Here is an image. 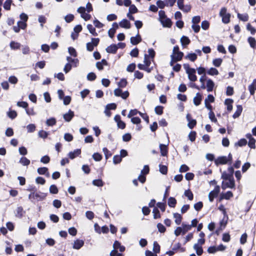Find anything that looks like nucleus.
I'll list each match as a JSON object with an SVG mask.
<instances>
[{
  "label": "nucleus",
  "instance_id": "54",
  "mask_svg": "<svg viewBox=\"0 0 256 256\" xmlns=\"http://www.w3.org/2000/svg\"><path fill=\"white\" fill-rule=\"evenodd\" d=\"M156 227L158 228V232L161 234L164 233L166 230V227L161 222L158 223Z\"/></svg>",
  "mask_w": 256,
  "mask_h": 256
},
{
  "label": "nucleus",
  "instance_id": "37",
  "mask_svg": "<svg viewBox=\"0 0 256 256\" xmlns=\"http://www.w3.org/2000/svg\"><path fill=\"white\" fill-rule=\"evenodd\" d=\"M156 4L158 8L163 9L166 6H168L167 0H158Z\"/></svg>",
  "mask_w": 256,
  "mask_h": 256
},
{
  "label": "nucleus",
  "instance_id": "31",
  "mask_svg": "<svg viewBox=\"0 0 256 256\" xmlns=\"http://www.w3.org/2000/svg\"><path fill=\"white\" fill-rule=\"evenodd\" d=\"M220 186L219 185H216L213 190H211L209 193L212 194L213 197L217 198L220 193Z\"/></svg>",
  "mask_w": 256,
  "mask_h": 256
},
{
  "label": "nucleus",
  "instance_id": "40",
  "mask_svg": "<svg viewBox=\"0 0 256 256\" xmlns=\"http://www.w3.org/2000/svg\"><path fill=\"white\" fill-rule=\"evenodd\" d=\"M184 195L189 200H192L194 199V194L190 188L185 190Z\"/></svg>",
  "mask_w": 256,
  "mask_h": 256
},
{
  "label": "nucleus",
  "instance_id": "62",
  "mask_svg": "<svg viewBox=\"0 0 256 256\" xmlns=\"http://www.w3.org/2000/svg\"><path fill=\"white\" fill-rule=\"evenodd\" d=\"M210 23L207 20L202 21L201 23V28L204 30H208L210 28Z\"/></svg>",
  "mask_w": 256,
  "mask_h": 256
},
{
  "label": "nucleus",
  "instance_id": "56",
  "mask_svg": "<svg viewBox=\"0 0 256 256\" xmlns=\"http://www.w3.org/2000/svg\"><path fill=\"white\" fill-rule=\"evenodd\" d=\"M203 206L204 204L202 202L199 201L194 204V208L196 211L200 212L203 208Z\"/></svg>",
  "mask_w": 256,
  "mask_h": 256
},
{
  "label": "nucleus",
  "instance_id": "3",
  "mask_svg": "<svg viewBox=\"0 0 256 256\" xmlns=\"http://www.w3.org/2000/svg\"><path fill=\"white\" fill-rule=\"evenodd\" d=\"M100 42V38H92L91 42L86 44V49L87 51L92 52L95 47H96Z\"/></svg>",
  "mask_w": 256,
  "mask_h": 256
},
{
  "label": "nucleus",
  "instance_id": "30",
  "mask_svg": "<svg viewBox=\"0 0 256 256\" xmlns=\"http://www.w3.org/2000/svg\"><path fill=\"white\" fill-rule=\"evenodd\" d=\"M237 17L238 20L243 22H246L248 20L249 16L247 13L244 14H240L239 12H237Z\"/></svg>",
  "mask_w": 256,
  "mask_h": 256
},
{
  "label": "nucleus",
  "instance_id": "41",
  "mask_svg": "<svg viewBox=\"0 0 256 256\" xmlns=\"http://www.w3.org/2000/svg\"><path fill=\"white\" fill-rule=\"evenodd\" d=\"M103 156L102 154L98 152H94L92 155V158L96 162H100L102 159Z\"/></svg>",
  "mask_w": 256,
  "mask_h": 256
},
{
  "label": "nucleus",
  "instance_id": "21",
  "mask_svg": "<svg viewBox=\"0 0 256 256\" xmlns=\"http://www.w3.org/2000/svg\"><path fill=\"white\" fill-rule=\"evenodd\" d=\"M26 214V211L24 210L22 206H18L16 210L15 216L19 218H22Z\"/></svg>",
  "mask_w": 256,
  "mask_h": 256
},
{
  "label": "nucleus",
  "instance_id": "20",
  "mask_svg": "<svg viewBox=\"0 0 256 256\" xmlns=\"http://www.w3.org/2000/svg\"><path fill=\"white\" fill-rule=\"evenodd\" d=\"M48 193L42 192L40 191L36 192L35 197L38 201H42L44 200L48 196Z\"/></svg>",
  "mask_w": 256,
  "mask_h": 256
},
{
  "label": "nucleus",
  "instance_id": "11",
  "mask_svg": "<svg viewBox=\"0 0 256 256\" xmlns=\"http://www.w3.org/2000/svg\"><path fill=\"white\" fill-rule=\"evenodd\" d=\"M84 244V241L82 240L77 238L74 241L72 248L78 250L80 249Z\"/></svg>",
  "mask_w": 256,
  "mask_h": 256
},
{
  "label": "nucleus",
  "instance_id": "14",
  "mask_svg": "<svg viewBox=\"0 0 256 256\" xmlns=\"http://www.w3.org/2000/svg\"><path fill=\"white\" fill-rule=\"evenodd\" d=\"M181 45L183 48H186L190 43L191 41L190 38L186 36L183 35L180 40Z\"/></svg>",
  "mask_w": 256,
  "mask_h": 256
},
{
  "label": "nucleus",
  "instance_id": "15",
  "mask_svg": "<svg viewBox=\"0 0 256 256\" xmlns=\"http://www.w3.org/2000/svg\"><path fill=\"white\" fill-rule=\"evenodd\" d=\"M234 102V100L230 98H227L225 100L224 104L226 106V110L228 112H230L232 110Z\"/></svg>",
  "mask_w": 256,
  "mask_h": 256
},
{
  "label": "nucleus",
  "instance_id": "1",
  "mask_svg": "<svg viewBox=\"0 0 256 256\" xmlns=\"http://www.w3.org/2000/svg\"><path fill=\"white\" fill-rule=\"evenodd\" d=\"M218 209L223 214V218L219 222V226L216 230V233L222 231L226 226L228 221V216L226 209L223 204H220Z\"/></svg>",
  "mask_w": 256,
  "mask_h": 256
},
{
  "label": "nucleus",
  "instance_id": "61",
  "mask_svg": "<svg viewBox=\"0 0 256 256\" xmlns=\"http://www.w3.org/2000/svg\"><path fill=\"white\" fill-rule=\"evenodd\" d=\"M139 54V49L136 47L130 52V54L132 58H137Z\"/></svg>",
  "mask_w": 256,
  "mask_h": 256
},
{
  "label": "nucleus",
  "instance_id": "43",
  "mask_svg": "<svg viewBox=\"0 0 256 256\" xmlns=\"http://www.w3.org/2000/svg\"><path fill=\"white\" fill-rule=\"evenodd\" d=\"M164 106H162L158 105L155 107L154 112L157 115L161 116L164 113Z\"/></svg>",
  "mask_w": 256,
  "mask_h": 256
},
{
  "label": "nucleus",
  "instance_id": "52",
  "mask_svg": "<svg viewBox=\"0 0 256 256\" xmlns=\"http://www.w3.org/2000/svg\"><path fill=\"white\" fill-rule=\"evenodd\" d=\"M246 30L249 31L252 35H254L256 33V28L254 27L250 23H248L246 26Z\"/></svg>",
  "mask_w": 256,
  "mask_h": 256
},
{
  "label": "nucleus",
  "instance_id": "60",
  "mask_svg": "<svg viewBox=\"0 0 256 256\" xmlns=\"http://www.w3.org/2000/svg\"><path fill=\"white\" fill-rule=\"evenodd\" d=\"M232 178H234V176L229 175V174L226 172V171H224L222 173L221 178L223 180H230Z\"/></svg>",
  "mask_w": 256,
  "mask_h": 256
},
{
  "label": "nucleus",
  "instance_id": "6",
  "mask_svg": "<svg viewBox=\"0 0 256 256\" xmlns=\"http://www.w3.org/2000/svg\"><path fill=\"white\" fill-rule=\"evenodd\" d=\"M186 119L188 122L187 126L189 128L192 129L196 126L197 124L196 120V119L192 118L190 114L188 113L186 115Z\"/></svg>",
  "mask_w": 256,
  "mask_h": 256
},
{
  "label": "nucleus",
  "instance_id": "26",
  "mask_svg": "<svg viewBox=\"0 0 256 256\" xmlns=\"http://www.w3.org/2000/svg\"><path fill=\"white\" fill-rule=\"evenodd\" d=\"M177 200L174 197L170 196L168 200V205L169 207L174 208L176 205Z\"/></svg>",
  "mask_w": 256,
  "mask_h": 256
},
{
  "label": "nucleus",
  "instance_id": "5",
  "mask_svg": "<svg viewBox=\"0 0 256 256\" xmlns=\"http://www.w3.org/2000/svg\"><path fill=\"white\" fill-rule=\"evenodd\" d=\"M77 12L80 14V16L85 21H88L92 18L91 15L88 14L89 12H85V8L84 6H80L77 9Z\"/></svg>",
  "mask_w": 256,
  "mask_h": 256
},
{
  "label": "nucleus",
  "instance_id": "29",
  "mask_svg": "<svg viewBox=\"0 0 256 256\" xmlns=\"http://www.w3.org/2000/svg\"><path fill=\"white\" fill-rule=\"evenodd\" d=\"M174 218H175L174 222L176 224L180 225L182 220V216L181 214L178 212H174L173 214Z\"/></svg>",
  "mask_w": 256,
  "mask_h": 256
},
{
  "label": "nucleus",
  "instance_id": "49",
  "mask_svg": "<svg viewBox=\"0 0 256 256\" xmlns=\"http://www.w3.org/2000/svg\"><path fill=\"white\" fill-rule=\"evenodd\" d=\"M153 252L157 254H159L160 251V246L156 241H154L153 243Z\"/></svg>",
  "mask_w": 256,
  "mask_h": 256
},
{
  "label": "nucleus",
  "instance_id": "36",
  "mask_svg": "<svg viewBox=\"0 0 256 256\" xmlns=\"http://www.w3.org/2000/svg\"><path fill=\"white\" fill-rule=\"evenodd\" d=\"M86 28L89 32L93 36H98V34L96 32L95 28L94 27L92 24H88Z\"/></svg>",
  "mask_w": 256,
  "mask_h": 256
},
{
  "label": "nucleus",
  "instance_id": "23",
  "mask_svg": "<svg viewBox=\"0 0 256 256\" xmlns=\"http://www.w3.org/2000/svg\"><path fill=\"white\" fill-rule=\"evenodd\" d=\"M114 248L118 249L120 252H124L126 250V247L121 244V242L116 240L113 244Z\"/></svg>",
  "mask_w": 256,
  "mask_h": 256
},
{
  "label": "nucleus",
  "instance_id": "24",
  "mask_svg": "<svg viewBox=\"0 0 256 256\" xmlns=\"http://www.w3.org/2000/svg\"><path fill=\"white\" fill-rule=\"evenodd\" d=\"M180 248V243L178 242L174 246L171 250L166 252L165 254H168L169 256H172L176 251L178 250Z\"/></svg>",
  "mask_w": 256,
  "mask_h": 256
},
{
  "label": "nucleus",
  "instance_id": "16",
  "mask_svg": "<svg viewBox=\"0 0 256 256\" xmlns=\"http://www.w3.org/2000/svg\"><path fill=\"white\" fill-rule=\"evenodd\" d=\"M160 24L163 28H170L172 24V22L169 18H166L164 20H160Z\"/></svg>",
  "mask_w": 256,
  "mask_h": 256
},
{
  "label": "nucleus",
  "instance_id": "10",
  "mask_svg": "<svg viewBox=\"0 0 256 256\" xmlns=\"http://www.w3.org/2000/svg\"><path fill=\"white\" fill-rule=\"evenodd\" d=\"M226 156H218L214 160L215 165L219 166L220 165L228 164V162H226Z\"/></svg>",
  "mask_w": 256,
  "mask_h": 256
},
{
  "label": "nucleus",
  "instance_id": "18",
  "mask_svg": "<svg viewBox=\"0 0 256 256\" xmlns=\"http://www.w3.org/2000/svg\"><path fill=\"white\" fill-rule=\"evenodd\" d=\"M188 75V79L190 82H196L197 80L198 77L196 75V68H192L191 71L187 74Z\"/></svg>",
  "mask_w": 256,
  "mask_h": 256
},
{
  "label": "nucleus",
  "instance_id": "17",
  "mask_svg": "<svg viewBox=\"0 0 256 256\" xmlns=\"http://www.w3.org/2000/svg\"><path fill=\"white\" fill-rule=\"evenodd\" d=\"M115 44H112L106 48V51L108 54H116L118 51V46Z\"/></svg>",
  "mask_w": 256,
  "mask_h": 256
},
{
  "label": "nucleus",
  "instance_id": "39",
  "mask_svg": "<svg viewBox=\"0 0 256 256\" xmlns=\"http://www.w3.org/2000/svg\"><path fill=\"white\" fill-rule=\"evenodd\" d=\"M50 134V132L42 130L38 132V136L40 138L46 139L48 138V136Z\"/></svg>",
  "mask_w": 256,
  "mask_h": 256
},
{
  "label": "nucleus",
  "instance_id": "28",
  "mask_svg": "<svg viewBox=\"0 0 256 256\" xmlns=\"http://www.w3.org/2000/svg\"><path fill=\"white\" fill-rule=\"evenodd\" d=\"M186 233V232L182 226L176 227L174 231V234L176 236H178L180 234L184 235Z\"/></svg>",
  "mask_w": 256,
  "mask_h": 256
},
{
  "label": "nucleus",
  "instance_id": "9",
  "mask_svg": "<svg viewBox=\"0 0 256 256\" xmlns=\"http://www.w3.org/2000/svg\"><path fill=\"white\" fill-rule=\"evenodd\" d=\"M118 24V26L125 29H130L132 26L130 21L126 18H123Z\"/></svg>",
  "mask_w": 256,
  "mask_h": 256
},
{
  "label": "nucleus",
  "instance_id": "13",
  "mask_svg": "<svg viewBox=\"0 0 256 256\" xmlns=\"http://www.w3.org/2000/svg\"><path fill=\"white\" fill-rule=\"evenodd\" d=\"M81 152L82 151L80 148H76L74 151L70 152L68 154V156L70 159L74 160L78 156L81 154Z\"/></svg>",
  "mask_w": 256,
  "mask_h": 256
},
{
  "label": "nucleus",
  "instance_id": "33",
  "mask_svg": "<svg viewBox=\"0 0 256 256\" xmlns=\"http://www.w3.org/2000/svg\"><path fill=\"white\" fill-rule=\"evenodd\" d=\"M193 248L196 250V254L198 256H201L204 250L202 246L198 245V244H194Z\"/></svg>",
  "mask_w": 256,
  "mask_h": 256
},
{
  "label": "nucleus",
  "instance_id": "59",
  "mask_svg": "<svg viewBox=\"0 0 256 256\" xmlns=\"http://www.w3.org/2000/svg\"><path fill=\"white\" fill-rule=\"evenodd\" d=\"M196 137V132L194 130L190 131V134H188V140L190 142H194L195 141Z\"/></svg>",
  "mask_w": 256,
  "mask_h": 256
},
{
  "label": "nucleus",
  "instance_id": "22",
  "mask_svg": "<svg viewBox=\"0 0 256 256\" xmlns=\"http://www.w3.org/2000/svg\"><path fill=\"white\" fill-rule=\"evenodd\" d=\"M243 108L242 105L241 104H238L236 105V110L234 113L232 115V118L234 119H236V118H238L240 117V116L241 115V114L242 112Z\"/></svg>",
  "mask_w": 256,
  "mask_h": 256
},
{
  "label": "nucleus",
  "instance_id": "53",
  "mask_svg": "<svg viewBox=\"0 0 256 256\" xmlns=\"http://www.w3.org/2000/svg\"><path fill=\"white\" fill-rule=\"evenodd\" d=\"M222 62V58H216L212 60V64L216 68L220 67Z\"/></svg>",
  "mask_w": 256,
  "mask_h": 256
},
{
  "label": "nucleus",
  "instance_id": "51",
  "mask_svg": "<svg viewBox=\"0 0 256 256\" xmlns=\"http://www.w3.org/2000/svg\"><path fill=\"white\" fill-rule=\"evenodd\" d=\"M248 42L249 44L250 48H254V46H256V40L254 37L249 36L248 38Z\"/></svg>",
  "mask_w": 256,
  "mask_h": 256
},
{
  "label": "nucleus",
  "instance_id": "8",
  "mask_svg": "<svg viewBox=\"0 0 256 256\" xmlns=\"http://www.w3.org/2000/svg\"><path fill=\"white\" fill-rule=\"evenodd\" d=\"M118 28V24L116 22H114L112 24V28L108 30V36L110 38L114 37L116 30Z\"/></svg>",
  "mask_w": 256,
  "mask_h": 256
},
{
  "label": "nucleus",
  "instance_id": "58",
  "mask_svg": "<svg viewBox=\"0 0 256 256\" xmlns=\"http://www.w3.org/2000/svg\"><path fill=\"white\" fill-rule=\"evenodd\" d=\"M96 75L94 72H90L87 74L86 78L88 81L93 82L96 78Z\"/></svg>",
  "mask_w": 256,
  "mask_h": 256
},
{
  "label": "nucleus",
  "instance_id": "12",
  "mask_svg": "<svg viewBox=\"0 0 256 256\" xmlns=\"http://www.w3.org/2000/svg\"><path fill=\"white\" fill-rule=\"evenodd\" d=\"M74 116V112L70 109L67 112L63 114V118L66 122H70Z\"/></svg>",
  "mask_w": 256,
  "mask_h": 256
},
{
  "label": "nucleus",
  "instance_id": "7",
  "mask_svg": "<svg viewBox=\"0 0 256 256\" xmlns=\"http://www.w3.org/2000/svg\"><path fill=\"white\" fill-rule=\"evenodd\" d=\"M169 144V140L167 144H160L159 148L160 150V155L162 156H167L168 154V145Z\"/></svg>",
  "mask_w": 256,
  "mask_h": 256
},
{
  "label": "nucleus",
  "instance_id": "32",
  "mask_svg": "<svg viewBox=\"0 0 256 256\" xmlns=\"http://www.w3.org/2000/svg\"><path fill=\"white\" fill-rule=\"evenodd\" d=\"M104 182L102 180V178L94 180L92 182V184L98 188L102 187L104 184Z\"/></svg>",
  "mask_w": 256,
  "mask_h": 256
},
{
  "label": "nucleus",
  "instance_id": "42",
  "mask_svg": "<svg viewBox=\"0 0 256 256\" xmlns=\"http://www.w3.org/2000/svg\"><path fill=\"white\" fill-rule=\"evenodd\" d=\"M158 166L159 171L162 174L166 175L168 174V168L166 166L160 164Z\"/></svg>",
  "mask_w": 256,
  "mask_h": 256
},
{
  "label": "nucleus",
  "instance_id": "47",
  "mask_svg": "<svg viewBox=\"0 0 256 256\" xmlns=\"http://www.w3.org/2000/svg\"><path fill=\"white\" fill-rule=\"evenodd\" d=\"M231 238L229 232H225L222 234V240L225 242H228L230 240Z\"/></svg>",
  "mask_w": 256,
  "mask_h": 256
},
{
  "label": "nucleus",
  "instance_id": "44",
  "mask_svg": "<svg viewBox=\"0 0 256 256\" xmlns=\"http://www.w3.org/2000/svg\"><path fill=\"white\" fill-rule=\"evenodd\" d=\"M128 82L127 81L126 78H122L120 79V81L118 82V87L122 88L127 86Z\"/></svg>",
  "mask_w": 256,
  "mask_h": 256
},
{
  "label": "nucleus",
  "instance_id": "19",
  "mask_svg": "<svg viewBox=\"0 0 256 256\" xmlns=\"http://www.w3.org/2000/svg\"><path fill=\"white\" fill-rule=\"evenodd\" d=\"M202 99V95L200 92H198L196 94V96L193 99L194 104L196 106H198L201 104Z\"/></svg>",
  "mask_w": 256,
  "mask_h": 256
},
{
  "label": "nucleus",
  "instance_id": "2",
  "mask_svg": "<svg viewBox=\"0 0 256 256\" xmlns=\"http://www.w3.org/2000/svg\"><path fill=\"white\" fill-rule=\"evenodd\" d=\"M205 80L206 82V85L204 84V82L201 84V86H199L200 90V89L204 90L206 88L207 92H212L215 86V83L214 80L208 76L205 77Z\"/></svg>",
  "mask_w": 256,
  "mask_h": 256
},
{
  "label": "nucleus",
  "instance_id": "46",
  "mask_svg": "<svg viewBox=\"0 0 256 256\" xmlns=\"http://www.w3.org/2000/svg\"><path fill=\"white\" fill-rule=\"evenodd\" d=\"M19 162L24 166H28L30 164V161L28 158L24 156L20 158Z\"/></svg>",
  "mask_w": 256,
  "mask_h": 256
},
{
  "label": "nucleus",
  "instance_id": "48",
  "mask_svg": "<svg viewBox=\"0 0 256 256\" xmlns=\"http://www.w3.org/2000/svg\"><path fill=\"white\" fill-rule=\"evenodd\" d=\"M196 70H197L198 74L199 75L202 76H206V70L207 68L206 67L202 66L196 68Z\"/></svg>",
  "mask_w": 256,
  "mask_h": 256
},
{
  "label": "nucleus",
  "instance_id": "45",
  "mask_svg": "<svg viewBox=\"0 0 256 256\" xmlns=\"http://www.w3.org/2000/svg\"><path fill=\"white\" fill-rule=\"evenodd\" d=\"M49 191L50 194H56L58 192V188L56 184H52L50 186Z\"/></svg>",
  "mask_w": 256,
  "mask_h": 256
},
{
  "label": "nucleus",
  "instance_id": "4",
  "mask_svg": "<svg viewBox=\"0 0 256 256\" xmlns=\"http://www.w3.org/2000/svg\"><path fill=\"white\" fill-rule=\"evenodd\" d=\"M226 7H222L221 8L219 12V16L222 18V21L224 24H228L230 22L231 14L229 12H226L222 14V11H226Z\"/></svg>",
  "mask_w": 256,
  "mask_h": 256
},
{
  "label": "nucleus",
  "instance_id": "63",
  "mask_svg": "<svg viewBox=\"0 0 256 256\" xmlns=\"http://www.w3.org/2000/svg\"><path fill=\"white\" fill-rule=\"evenodd\" d=\"M153 216L154 219L160 218L161 217L160 210L156 208H154L152 210Z\"/></svg>",
  "mask_w": 256,
  "mask_h": 256
},
{
  "label": "nucleus",
  "instance_id": "57",
  "mask_svg": "<svg viewBox=\"0 0 256 256\" xmlns=\"http://www.w3.org/2000/svg\"><path fill=\"white\" fill-rule=\"evenodd\" d=\"M102 152L104 154L106 160H108L112 156V153L106 147H104L102 148Z\"/></svg>",
  "mask_w": 256,
  "mask_h": 256
},
{
  "label": "nucleus",
  "instance_id": "27",
  "mask_svg": "<svg viewBox=\"0 0 256 256\" xmlns=\"http://www.w3.org/2000/svg\"><path fill=\"white\" fill-rule=\"evenodd\" d=\"M21 46L22 44L20 42L14 40H12L10 44V48L14 50H20Z\"/></svg>",
  "mask_w": 256,
  "mask_h": 256
},
{
  "label": "nucleus",
  "instance_id": "34",
  "mask_svg": "<svg viewBox=\"0 0 256 256\" xmlns=\"http://www.w3.org/2000/svg\"><path fill=\"white\" fill-rule=\"evenodd\" d=\"M206 74L210 76H214L218 75L219 72L216 68L211 67L208 70H207Z\"/></svg>",
  "mask_w": 256,
  "mask_h": 256
},
{
  "label": "nucleus",
  "instance_id": "38",
  "mask_svg": "<svg viewBox=\"0 0 256 256\" xmlns=\"http://www.w3.org/2000/svg\"><path fill=\"white\" fill-rule=\"evenodd\" d=\"M56 124V120L54 117H50L47 119L46 124L48 126H52Z\"/></svg>",
  "mask_w": 256,
  "mask_h": 256
},
{
  "label": "nucleus",
  "instance_id": "50",
  "mask_svg": "<svg viewBox=\"0 0 256 256\" xmlns=\"http://www.w3.org/2000/svg\"><path fill=\"white\" fill-rule=\"evenodd\" d=\"M68 52L70 56L74 58H76L78 56V52L76 48L72 46H70L68 48Z\"/></svg>",
  "mask_w": 256,
  "mask_h": 256
},
{
  "label": "nucleus",
  "instance_id": "55",
  "mask_svg": "<svg viewBox=\"0 0 256 256\" xmlns=\"http://www.w3.org/2000/svg\"><path fill=\"white\" fill-rule=\"evenodd\" d=\"M12 4V0H6L3 4L4 8L6 10H10L11 5Z\"/></svg>",
  "mask_w": 256,
  "mask_h": 256
},
{
  "label": "nucleus",
  "instance_id": "35",
  "mask_svg": "<svg viewBox=\"0 0 256 256\" xmlns=\"http://www.w3.org/2000/svg\"><path fill=\"white\" fill-rule=\"evenodd\" d=\"M248 144V141L245 138H242L234 144L235 146L242 147L246 146Z\"/></svg>",
  "mask_w": 256,
  "mask_h": 256
},
{
  "label": "nucleus",
  "instance_id": "64",
  "mask_svg": "<svg viewBox=\"0 0 256 256\" xmlns=\"http://www.w3.org/2000/svg\"><path fill=\"white\" fill-rule=\"evenodd\" d=\"M234 94V88L232 86H228L226 88V94L227 96H232Z\"/></svg>",
  "mask_w": 256,
  "mask_h": 256
},
{
  "label": "nucleus",
  "instance_id": "25",
  "mask_svg": "<svg viewBox=\"0 0 256 256\" xmlns=\"http://www.w3.org/2000/svg\"><path fill=\"white\" fill-rule=\"evenodd\" d=\"M6 115L8 118L12 120L16 118L18 113L16 110H12V108H10L6 112Z\"/></svg>",
  "mask_w": 256,
  "mask_h": 256
}]
</instances>
